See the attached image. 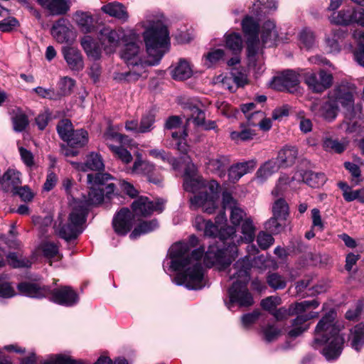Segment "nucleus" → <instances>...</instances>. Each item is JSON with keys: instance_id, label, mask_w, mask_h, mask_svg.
I'll use <instances>...</instances> for the list:
<instances>
[{"instance_id": "f257e3e1", "label": "nucleus", "mask_w": 364, "mask_h": 364, "mask_svg": "<svg viewBox=\"0 0 364 364\" xmlns=\"http://www.w3.org/2000/svg\"><path fill=\"white\" fill-rule=\"evenodd\" d=\"M195 226L203 230L206 236L218 238L215 244L210 245L205 253V248L200 247L191 252L190 248L196 246L198 240L191 235L188 242H179L173 244L169 249L171 258L170 267L173 271H181L174 278L178 285H184L189 289L198 290L205 287L203 269L200 259L204 255V264L208 267L217 266L220 269L228 267L237 255V247L234 243L235 229L234 227H219L210 220H206L200 216L195 219Z\"/></svg>"}, {"instance_id": "f03ea898", "label": "nucleus", "mask_w": 364, "mask_h": 364, "mask_svg": "<svg viewBox=\"0 0 364 364\" xmlns=\"http://www.w3.org/2000/svg\"><path fill=\"white\" fill-rule=\"evenodd\" d=\"M70 164L78 171L98 172L87 175L89 190L87 198L84 200L74 202L68 223L63 225L59 230L60 237L67 241L75 239L82 232V224L85 221L88 206L100 205L105 198L110 200L115 190L114 183L107 184L113 180L114 177L108 173L100 172L105 169L104 161L100 154L92 152L87 156L85 163L70 161Z\"/></svg>"}, {"instance_id": "7ed1b4c3", "label": "nucleus", "mask_w": 364, "mask_h": 364, "mask_svg": "<svg viewBox=\"0 0 364 364\" xmlns=\"http://www.w3.org/2000/svg\"><path fill=\"white\" fill-rule=\"evenodd\" d=\"M143 33L146 47L148 59L142 60V53L139 46L135 43H127L121 51V58L132 68L129 72L121 73L119 80L135 82L143 77L146 73V65H155L159 63L169 44V33L167 27L161 19L148 21V25Z\"/></svg>"}, {"instance_id": "20e7f679", "label": "nucleus", "mask_w": 364, "mask_h": 364, "mask_svg": "<svg viewBox=\"0 0 364 364\" xmlns=\"http://www.w3.org/2000/svg\"><path fill=\"white\" fill-rule=\"evenodd\" d=\"M183 188L188 192H199L191 198L192 205L201 207L203 211L209 214L215 211L220 186L215 180L206 181L198 176L196 167L193 164L185 170Z\"/></svg>"}, {"instance_id": "39448f33", "label": "nucleus", "mask_w": 364, "mask_h": 364, "mask_svg": "<svg viewBox=\"0 0 364 364\" xmlns=\"http://www.w3.org/2000/svg\"><path fill=\"white\" fill-rule=\"evenodd\" d=\"M336 312L331 309L317 323L312 346L317 348L324 345L322 353L330 360L336 359L343 350L344 338L340 333L341 326L336 321Z\"/></svg>"}, {"instance_id": "423d86ee", "label": "nucleus", "mask_w": 364, "mask_h": 364, "mask_svg": "<svg viewBox=\"0 0 364 364\" xmlns=\"http://www.w3.org/2000/svg\"><path fill=\"white\" fill-rule=\"evenodd\" d=\"M320 302L315 299L311 301H303L291 304L288 309L284 307L276 309L271 314L277 321L285 320L290 316L296 315V318L292 323L293 328L289 331L290 337L296 338L309 328V325L306 324L307 321L318 316V312L310 311L306 314L305 312L317 308Z\"/></svg>"}, {"instance_id": "0eeeda50", "label": "nucleus", "mask_w": 364, "mask_h": 364, "mask_svg": "<svg viewBox=\"0 0 364 364\" xmlns=\"http://www.w3.org/2000/svg\"><path fill=\"white\" fill-rule=\"evenodd\" d=\"M250 265L247 259L237 260L230 269V279H235L232 287L229 289L228 294L230 302L227 304L229 309H231L233 304L240 306H250L253 304V298L247 288V284L250 280Z\"/></svg>"}, {"instance_id": "6e6552de", "label": "nucleus", "mask_w": 364, "mask_h": 364, "mask_svg": "<svg viewBox=\"0 0 364 364\" xmlns=\"http://www.w3.org/2000/svg\"><path fill=\"white\" fill-rule=\"evenodd\" d=\"M242 26L243 32L248 36L247 44L249 65L256 68L257 65L255 61L257 47L259 43V23L253 18L246 16L242 21Z\"/></svg>"}, {"instance_id": "1a4fd4ad", "label": "nucleus", "mask_w": 364, "mask_h": 364, "mask_svg": "<svg viewBox=\"0 0 364 364\" xmlns=\"http://www.w3.org/2000/svg\"><path fill=\"white\" fill-rule=\"evenodd\" d=\"M304 82L314 92L321 93L333 84V75L324 70L318 73L308 72L304 75Z\"/></svg>"}, {"instance_id": "9d476101", "label": "nucleus", "mask_w": 364, "mask_h": 364, "mask_svg": "<svg viewBox=\"0 0 364 364\" xmlns=\"http://www.w3.org/2000/svg\"><path fill=\"white\" fill-rule=\"evenodd\" d=\"M165 203L166 200L161 198L150 200L147 197L141 196L132 203V208L136 215L147 216L154 212L161 213Z\"/></svg>"}, {"instance_id": "9b49d317", "label": "nucleus", "mask_w": 364, "mask_h": 364, "mask_svg": "<svg viewBox=\"0 0 364 364\" xmlns=\"http://www.w3.org/2000/svg\"><path fill=\"white\" fill-rule=\"evenodd\" d=\"M299 76L293 70H286L280 75L274 77L272 80V86L279 90H287L294 93L299 87Z\"/></svg>"}, {"instance_id": "f8f14e48", "label": "nucleus", "mask_w": 364, "mask_h": 364, "mask_svg": "<svg viewBox=\"0 0 364 364\" xmlns=\"http://www.w3.org/2000/svg\"><path fill=\"white\" fill-rule=\"evenodd\" d=\"M49 299L58 304L72 306L79 300L77 294L70 287L64 286L55 289H50Z\"/></svg>"}, {"instance_id": "ddd939ff", "label": "nucleus", "mask_w": 364, "mask_h": 364, "mask_svg": "<svg viewBox=\"0 0 364 364\" xmlns=\"http://www.w3.org/2000/svg\"><path fill=\"white\" fill-rule=\"evenodd\" d=\"M310 109L315 116L331 122L337 117L338 107L328 98V100L324 102L318 101L313 102L310 107Z\"/></svg>"}, {"instance_id": "4468645a", "label": "nucleus", "mask_w": 364, "mask_h": 364, "mask_svg": "<svg viewBox=\"0 0 364 364\" xmlns=\"http://www.w3.org/2000/svg\"><path fill=\"white\" fill-rule=\"evenodd\" d=\"M51 34L60 43H69L75 36L69 21L63 18H60L53 25Z\"/></svg>"}, {"instance_id": "2eb2a0df", "label": "nucleus", "mask_w": 364, "mask_h": 364, "mask_svg": "<svg viewBox=\"0 0 364 364\" xmlns=\"http://www.w3.org/2000/svg\"><path fill=\"white\" fill-rule=\"evenodd\" d=\"M112 225L115 232L125 235L133 226V215L128 208H122L114 216Z\"/></svg>"}, {"instance_id": "dca6fc26", "label": "nucleus", "mask_w": 364, "mask_h": 364, "mask_svg": "<svg viewBox=\"0 0 364 364\" xmlns=\"http://www.w3.org/2000/svg\"><path fill=\"white\" fill-rule=\"evenodd\" d=\"M17 288L21 294L36 299L48 297L50 293V288L48 286L32 282H21Z\"/></svg>"}, {"instance_id": "f3484780", "label": "nucleus", "mask_w": 364, "mask_h": 364, "mask_svg": "<svg viewBox=\"0 0 364 364\" xmlns=\"http://www.w3.org/2000/svg\"><path fill=\"white\" fill-rule=\"evenodd\" d=\"M257 165V161L252 159L235 164L228 169V178L231 182L235 183L244 175L252 171Z\"/></svg>"}, {"instance_id": "a211bd4d", "label": "nucleus", "mask_w": 364, "mask_h": 364, "mask_svg": "<svg viewBox=\"0 0 364 364\" xmlns=\"http://www.w3.org/2000/svg\"><path fill=\"white\" fill-rule=\"evenodd\" d=\"M328 98L337 105L340 103L343 107L353 105V97L349 88L343 85L336 86L329 94Z\"/></svg>"}, {"instance_id": "6ab92c4d", "label": "nucleus", "mask_w": 364, "mask_h": 364, "mask_svg": "<svg viewBox=\"0 0 364 364\" xmlns=\"http://www.w3.org/2000/svg\"><path fill=\"white\" fill-rule=\"evenodd\" d=\"M21 184V173L9 168L1 178L0 187L6 192H14Z\"/></svg>"}, {"instance_id": "aec40b11", "label": "nucleus", "mask_w": 364, "mask_h": 364, "mask_svg": "<svg viewBox=\"0 0 364 364\" xmlns=\"http://www.w3.org/2000/svg\"><path fill=\"white\" fill-rule=\"evenodd\" d=\"M63 55L68 67L72 70L79 71L83 69V58L78 49L72 47L63 48Z\"/></svg>"}, {"instance_id": "412c9836", "label": "nucleus", "mask_w": 364, "mask_h": 364, "mask_svg": "<svg viewBox=\"0 0 364 364\" xmlns=\"http://www.w3.org/2000/svg\"><path fill=\"white\" fill-rule=\"evenodd\" d=\"M98 38L101 45L108 53L112 52L114 48L117 46L120 38L118 33L109 27L103 28L100 31Z\"/></svg>"}, {"instance_id": "4be33fe9", "label": "nucleus", "mask_w": 364, "mask_h": 364, "mask_svg": "<svg viewBox=\"0 0 364 364\" xmlns=\"http://www.w3.org/2000/svg\"><path fill=\"white\" fill-rule=\"evenodd\" d=\"M53 16L67 14L70 8V0H37Z\"/></svg>"}, {"instance_id": "5701e85b", "label": "nucleus", "mask_w": 364, "mask_h": 364, "mask_svg": "<svg viewBox=\"0 0 364 364\" xmlns=\"http://www.w3.org/2000/svg\"><path fill=\"white\" fill-rule=\"evenodd\" d=\"M73 19L82 33H88L94 31V19L90 12L77 11L73 14Z\"/></svg>"}, {"instance_id": "b1692460", "label": "nucleus", "mask_w": 364, "mask_h": 364, "mask_svg": "<svg viewBox=\"0 0 364 364\" xmlns=\"http://www.w3.org/2000/svg\"><path fill=\"white\" fill-rule=\"evenodd\" d=\"M229 164L230 159L228 156L217 155L208 159V161L206 163V166L210 172L216 173L220 177H223Z\"/></svg>"}, {"instance_id": "393cba45", "label": "nucleus", "mask_w": 364, "mask_h": 364, "mask_svg": "<svg viewBox=\"0 0 364 364\" xmlns=\"http://www.w3.org/2000/svg\"><path fill=\"white\" fill-rule=\"evenodd\" d=\"M298 156V150L295 146H284L277 155V161L281 167L292 166Z\"/></svg>"}, {"instance_id": "a878e982", "label": "nucleus", "mask_w": 364, "mask_h": 364, "mask_svg": "<svg viewBox=\"0 0 364 364\" xmlns=\"http://www.w3.org/2000/svg\"><path fill=\"white\" fill-rule=\"evenodd\" d=\"M102 10L110 16L114 17L123 22L127 21L129 18L124 6L118 2H112L105 5L102 7Z\"/></svg>"}, {"instance_id": "bb28decb", "label": "nucleus", "mask_w": 364, "mask_h": 364, "mask_svg": "<svg viewBox=\"0 0 364 364\" xmlns=\"http://www.w3.org/2000/svg\"><path fill=\"white\" fill-rule=\"evenodd\" d=\"M278 38L275 23L272 21H266L262 30V41L268 46H273Z\"/></svg>"}, {"instance_id": "cd10ccee", "label": "nucleus", "mask_w": 364, "mask_h": 364, "mask_svg": "<svg viewBox=\"0 0 364 364\" xmlns=\"http://www.w3.org/2000/svg\"><path fill=\"white\" fill-rule=\"evenodd\" d=\"M303 181L312 188H319L322 186L326 177L323 173H316L312 171H305L301 173Z\"/></svg>"}, {"instance_id": "c85d7f7f", "label": "nucleus", "mask_w": 364, "mask_h": 364, "mask_svg": "<svg viewBox=\"0 0 364 364\" xmlns=\"http://www.w3.org/2000/svg\"><path fill=\"white\" fill-rule=\"evenodd\" d=\"M81 46L89 57L98 59L101 54V48L90 36H85L81 39Z\"/></svg>"}, {"instance_id": "c756f323", "label": "nucleus", "mask_w": 364, "mask_h": 364, "mask_svg": "<svg viewBox=\"0 0 364 364\" xmlns=\"http://www.w3.org/2000/svg\"><path fill=\"white\" fill-rule=\"evenodd\" d=\"M193 74L190 63L186 60H180L172 71V77L175 80H183L189 78Z\"/></svg>"}, {"instance_id": "7c9ffc66", "label": "nucleus", "mask_w": 364, "mask_h": 364, "mask_svg": "<svg viewBox=\"0 0 364 364\" xmlns=\"http://www.w3.org/2000/svg\"><path fill=\"white\" fill-rule=\"evenodd\" d=\"M354 9L348 8L347 9H342L338 13H333L330 16V21L332 23L338 25H348L353 23V16Z\"/></svg>"}, {"instance_id": "2f4dec72", "label": "nucleus", "mask_w": 364, "mask_h": 364, "mask_svg": "<svg viewBox=\"0 0 364 364\" xmlns=\"http://www.w3.org/2000/svg\"><path fill=\"white\" fill-rule=\"evenodd\" d=\"M350 340L352 347L356 350H359L364 345L363 323H358L350 330Z\"/></svg>"}, {"instance_id": "473e14b6", "label": "nucleus", "mask_w": 364, "mask_h": 364, "mask_svg": "<svg viewBox=\"0 0 364 364\" xmlns=\"http://www.w3.org/2000/svg\"><path fill=\"white\" fill-rule=\"evenodd\" d=\"M272 215L280 221H286L289 215V208L287 201L283 198L276 200L272 204Z\"/></svg>"}, {"instance_id": "72a5a7b5", "label": "nucleus", "mask_w": 364, "mask_h": 364, "mask_svg": "<svg viewBox=\"0 0 364 364\" xmlns=\"http://www.w3.org/2000/svg\"><path fill=\"white\" fill-rule=\"evenodd\" d=\"M281 166L276 159L266 161L257 171V178L265 180L274 173L277 172Z\"/></svg>"}, {"instance_id": "f704fd0d", "label": "nucleus", "mask_w": 364, "mask_h": 364, "mask_svg": "<svg viewBox=\"0 0 364 364\" xmlns=\"http://www.w3.org/2000/svg\"><path fill=\"white\" fill-rule=\"evenodd\" d=\"M67 142L68 145L72 147H82L88 142V133L84 129L75 130L72 133Z\"/></svg>"}, {"instance_id": "c9c22d12", "label": "nucleus", "mask_w": 364, "mask_h": 364, "mask_svg": "<svg viewBox=\"0 0 364 364\" xmlns=\"http://www.w3.org/2000/svg\"><path fill=\"white\" fill-rule=\"evenodd\" d=\"M158 228V222L156 220L143 221L140 223L132 232L129 237L132 240L136 239L142 234L149 233Z\"/></svg>"}, {"instance_id": "e433bc0d", "label": "nucleus", "mask_w": 364, "mask_h": 364, "mask_svg": "<svg viewBox=\"0 0 364 364\" xmlns=\"http://www.w3.org/2000/svg\"><path fill=\"white\" fill-rule=\"evenodd\" d=\"M353 38L358 43V48L354 52L355 60L362 66H364V32L356 30L353 33Z\"/></svg>"}, {"instance_id": "4c0bfd02", "label": "nucleus", "mask_w": 364, "mask_h": 364, "mask_svg": "<svg viewBox=\"0 0 364 364\" xmlns=\"http://www.w3.org/2000/svg\"><path fill=\"white\" fill-rule=\"evenodd\" d=\"M347 146L346 142H341L331 138H326L323 142V147L326 151L336 154L343 153L346 149Z\"/></svg>"}, {"instance_id": "58836bf2", "label": "nucleus", "mask_w": 364, "mask_h": 364, "mask_svg": "<svg viewBox=\"0 0 364 364\" xmlns=\"http://www.w3.org/2000/svg\"><path fill=\"white\" fill-rule=\"evenodd\" d=\"M187 109L189 112V117L187 118L188 122L192 121L197 127L204 124L205 114L203 110L196 106H189Z\"/></svg>"}, {"instance_id": "ea45409f", "label": "nucleus", "mask_w": 364, "mask_h": 364, "mask_svg": "<svg viewBox=\"0 0 364 364\" xmlns=\"http://www.w3.org/2000/svg\"><path fill=\"white\" fill-rule=\"evenodd\" d=\"M240 239L245 242H250L255 238V227L250 218H245L242 223Z\"/></svg>"}, {"instance_id": "a19ab883", "label": "nucleus", "mask_w": 364, "mask_h": 364, "mask_svg": "<svg viewBox=\"0 0 364 364\" xmlns=\"http://www.w3.org/2000/svg\"><path fill=\"white\" fill-rule=\"evenodd\" d=\"M57 131L60 139L67 141L74 132L70 120L68 119L60 120L57 125Z\"/></svg>"}, {"instance_id": "79ce46f5", "label": "nucleus", "mask_w": 364, "mask_h": 364, "mask_svg": "<svg viewBox=\"0 0 364 364\" xmlns=\"http://www.w3.org/2000/svg\"><path fill=\"white\" fill-rule=\"evenodd\" d=\"M299 42L301 48H311L315 44L314 33L310 29H303L299 35Z\"/></svg>"}, {"instance_id": "37998d69", "label": "nucleus", "mask_w": 364, "mask_h": 364, "mask_svg": "<svg viewBox=\"0 0 364 364\" xmlns=\"http://www.w3.org/2000/svg\"><path fill=\"white\" fill-rule=\"evenodd\" d=\"M230 138L235 142L240 141H247L253 139L256 136V132L254 129L244 127L241 131H233L230 132Z\"/></svg>"}, {"instance_id": "c03bdc74", "label": "nucleus", "mask_w": 364, "mask_h": 364, "mask_svg": "<svg viewBox=\"0 0 364 364\" xmlns=\"http://www.w3.org/2000/svg\"><path fill=\"white\" fill-rule=\"evenodd\" d=\"M225 56V52L222 49H215L208 52L203 56V60L207 68H210L218 63Z\"/></svg>"}, {"instance_id": "a18cd8bd", "label": "nucleus", "mask_w": 364, "mask_h": 364, "mask_svg": "<svg viewBox=\"0 0 364 364\" xmlns=\"http://www.w3.org/2000/svg\"><path fill=\"white\" fill-rule=\"evenodd\" d=\"M154 171V166L151 163L141 159H136L132 167V172L137 174H144L147 177Z\"/></svg>"}, {"instance_id": "49530a36", "label": "nucleus", "mask_w": 364, "mask_h": 364, "mask_svg": "<svg viewBox=\"0 0 364 364\" xmlns=\"http://www.w3.org/2000/svg\"><path fill=\"white\" fill-rule=\"evenodd\" d=\"M226 46L232 50L235 54L241 51L242 48V40L238 33H231L226 36Z\"/></svg>"}, {"instance_id": "de8ad7c7", "label": "nucleus", "mask_w": 364, "mask_h": 364, "mask_svg": "<svg viewBox=\"0 0 364 364\" xmlns=\"http://www.w3.org/2000/svg\"><path fill=\"white\" fill-rule=\"evenodd\" d=\"M41 364H85L81 360H75L63 355H55Z\"/></svg>"}, {"instance_id": "09e8293b", "label": "nucleus", "mask_w": 364, "mask_h": 364, "mask_svg": "<svg viewBox=\"0 0 364 364\" xmlns=\"http://www.w3.org/2000/svg\"><path fill=\"white\" fill-rule=\"evenodd\" d=\"M344 167L350 173L352 182L355 185H359L363 181V178L361 176L360 168L357 164L346 161L344 163Z\"/></svg>"}, {"instance_id": "8fccbe9b", "label": "nucleus", "mask_w": 364, "mask_h": 364, "mask_svg": "<svg viewBox=\"0 0 364 364\" xmlns=\"http://www.w3.org/2000/svg\"><path fill=\"white\" fill-rule=\"evenodd\" d=\"M267 282L275 290L284 289L287 286L286 279L277 273L269 274L267 278Z\"/></svg>"}, {"instance_id": "3c124183", "label": "nucleus", "mask_w": 364, "mask_h": 364, "mask_svg": "<svg viewBox=\"0 0 364 364\" xmlns=\"http://www.w3.org/2000/svg\"><path fill=\"white\" fill-rule=\"evenodd\" d=\"M154 122L155 115L154 113L149 112L144 114L139 124V133H146L152 130Z\"/></svg>"}, {"instance_id": "603ef678", "label": "nucleus", "mask_w": 364, "mask_h": 364, "mask_svg": "<svg viewBox=\"0 0 364 364\" xmlns=\"http://www.w3.org/2000/svg\"><path fill=\"white\" fill-rule=\"evenodd\" d=\"M346 35V32L342 28H338L333 31V38L331 39L328 38L326 41L331 51H338L340 50L339 41H341Z\"/></svg>"}, {"instance_id": "864d4df0", "label": "nucleus", "mask_w": 364, "mask_h": 364, "mask_svg": "<svg viewBox=\"0 0 364 364\" xmlns=\"http://www.w3.org/2000/svg\"><path fill=\"white\" fill-rule=\"evenodd\" d=\"M109 149L122 162L125 164H129L132 161V154L129 151L123 148L122 146H115L114 144H110Z\"/></svg>"}, {"instance_id": "5fc2aeb1", "label": "nucleus", "mask_w": 364, "mask_h": 364, "mask_svg": "<svg viewBox=\"0 0 364 364\" xmlns=\"http://www.w3.org/2000/svg\"><path fill=\"white\" fill-rule=\"evenodd\" d=\"M281 303L282 299L280 297L271 296L262 299L260 304L264 310L272 314Z\"/></svg>"}, {"instance_id": "6e6d98bb", "label": "nucleus", "mask_w": 364, "mask_h": 364, "mask_svg": "<svg viewBox=\"0 0 364 364\" xmlns=\"http://www.w3.org/2000/svg\"><path fill=\"white\" fill-rule=\"evenodd\" d=\"M9 264L14 268L28 267L31 266V262L26 258H18L16 253L11 252L7 255Z\"/></svg>"}, {"instance_id": "4d7b16f0", "label": "nucleus", "mask_w": 364, "mask_h": 364, "mask_svg": "<svg viewBox=\"0 0 364 364\" xmlns=\"http://www.w3.org/2000/svg\"><path fill=\"white\" fill-rule=\"evenodd\" d=\"M12 122L14 129L18 132L23 131L28 125V117L25 114L22 112L16 114V115L13 117Z\"/></svg>"}, {"instance_id": "13d9d810", "label": "nucleus", "mask_w": 364, "mask_h": 364, "mask_svg": "<svg viewBox=\"0 0 364 364\" xmlns=\"http://www.w3.org/2000/svg\"><path fill=\"white\" fill-rule=\"evenodd\" d=\"M105 140L106 141L107 145L109 147L112 141H115L119 144H122L125 139L127 138V136L119 134L117 132H114V129L109 127L105 133L104 134Z\"/></svg>"}, {"instance_id": "bf43d9fd", "label": "nucleus", "mask_w": 364, "mask_h": 364, "mask_svg": "<svg viewBox=\"0 0 364 364\" xmlns=\"http://www.w3.org/2000/svg\"><path fill=\"white\" fill-rule=\"evenodd\" d=\"M42 251L46 257L51 259L58 256L59 259H61L62 256L59 255V247L50 242H45L42 245Z\"/></svg>"}, {"instance_id": "052dcab7", "label": "nucleus", "mask_w": 364, "mask_h": 364, "mask_svg": "<svg viewBox=\"0 0 364 364\" xmlns=\"http://www.w3.org/2000/svg\"><path fill=\"white\" fill-rule=\"evenodd\" d=\"M285 224V221H280V220L275 216L272 215L265 223V228L269 232L274 234H277L282 231Z\"/></svg>"}, {"instance_id": "680f3d73", "label": "nucleus", "mask_w": 364, "mask_h": 364, "mask_svg": "<svg viewBox=\"0 0 364 364\" xmlns=\"http://www.w3.org/2000/svg\"><path fill=\"white\" fill-rule=\"evenodd\" d=\"M75 81L69 77H63L58 82V87L62 95H69L74 87Z\"/></svg>"}, {"instance_id": "e2e57ef3", "label": "nucleus", "mask_w": 364, "mask_h": 364, "mask_svg": "<svg viewBox=\"0 0 364 364\" xmlns=\"http://www.w3.org/2000/svg\"><path fill=\"white\" fill-rule=\"evenodd\" d=\"M274 241V240L271 234L263 231L259 232L257 237V242L262 250L269 248Z\"/></svg>"}, {"instance_id": "0e129e2a", "label": "nucleus", "mask_w": 364, "mask_h": 364, "mask_svg": "<svg viewBox=\"0 0 364 364\" xmlns=\"http://www.w3.org/2000/svg\"><path fill=\"white\" fill-rule=\"evenodd\" d=\"M230 210V221L235 226H238L241 222H242L245 219V216L246 213L245 211L239 206H236Z\"/></svg>"}, {"instance_id": "69168bd1", "label": "nucleus", "mask_w": 364, "mask_h": 364, "mask_svg": "<svg viewBox=\"0 0 364 364\" xmlns=\"http://www.w3.org/2000/svg\"><path fill=\"white\" fill-rule=\"evenodd\" d=\"M363 301L360 302L354 310H348L346 313V318L349 321H358L364 318V310H363Z\"/></svg>"}, {"instance_id": "338daca9", "label": "nucleus", "mask_w": 364, "mask_h": 364, "mask_svg": "<svg viewBox=\"0 0 364 364\" xmlns=\"http://www.w3.org/2000/svg\"><path fill=\"white\" fill-rule=\"evenodd\" d=\"M262 333L264 339L268 342H271L278 338L280 334V330L274 325H267L262 328Z\"/></svg>"}, {"instance_id": "774afa93", "label": "nucleus", "mask_w": 364, "mask_h": 364, "mask_svg": "<svg viewBox=\"0 0 364 364\" xmlns=\"http://www.w3.org/2000/svg\"><path fill=\"white\" fill-rule=\"evenodd\" d=\"M261 315L259 310H254L252 312L246 314L242 316V323L245 328H249L255 323Z\"/></svg>"}]
</instances>
